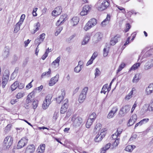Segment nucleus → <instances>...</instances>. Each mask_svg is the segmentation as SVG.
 Instances as JSON below:
<instances>
[{"label": "nucleus", "instance_id": "1", "mask_svg": "<svg viewBox=\"0 0 153 153\" xmlns=\"http://www.w3.org/2000/svg\"><path fill=\"white\" fill-rule=\"evenodd\" d=\"M72 125L74 128L79 127L82 123V118L79 117H76V115H74L71 118Z\"/></svg>", "mask_w": 153, "mask_h": 153}, {"label": "nucleus", "instance_id": "2", "mask_svg": "<svg viewBox=\"0 0 153 153\" xmlns=\"http://www.w3.org/2000/svg\"><path fill=\"white\" fill-rule=\"evenodd\" d=\"M109 5L108 0H100L97 3L98 9L100 11L105 9Z\"/></svg>", "mask_w": 153, "mask_h": 153}, {"label": "nucleus", "instance_id": "3", "mask_svg": "<svg viewBox=\"0 0 153 153\" xmlns=\"http://www.w3.org/2000/svg\"><path fill=\"white\" fill-rule=\"evenodd\" d=\"M88 89V87H85L82 90L78 98V101L79 103H82L84 101L86 97Z\"/></svg>", "mask_w": 153, "mask_h": 153}, {"label": "nucleus", "instance_id": "4", "mask_svg": "<svg viewBox=\"0 0 153 153\" xmlns=\"http://www.w3.org/2000/svg\"><path fill=\"white\" fill-rule=\"evenodd\" d=\"M97 23L96 19L94 18L92 19L86 24L84 27V29L85 30L87 31L95 25Z\"/></svg>", "mask_w": 153, "mask_h": 153}, {"label": "nucleus", "instance_id": "5", "mask_svg": "<svg viewBox=\"0 0 153 153\" xmlns=\"http://www.w3.org/2000/svg\"><path fill=\"white\" fill-rule=\"evenodd\" d=\"M13 140V138L11 136H7L5 138L3 144L5 149L9 148L12 144Z\"/></svg>", "mask_w": 153, "mask_h": 153}, {"label": "nucleus", "instance_id": "6", "mask_svg": "<svg viewBox=\"0 0 153 153\" xmlns=\"http://www.w3.org/2000/svg\"><path fill=\"white\" fill-rule=\"evenodd\" d=\"M28 139L26 137H22L18 142L17 146V148L19 149L26 146L28 142Z\"/></svg>", "mask_w": 153, "mask_h": 153}, {"label": "nucleus", "instance_id": "7", "mask_svg": "<svg viewBox=\"0 0 153 153\" xmlns=\"http://www.w3.org/2000/svg\"><path fill=\"white\" fill-rule=\"evenodd\" d=\"M130 108L131 106L129 105H126L123 106L120 111L119 114L122 116H124L129 111Z\"/></svg>", "mask_w": 153, "mask_h": 153}, {"label": "nucleus", "instance_id": "8", "mask_svg": "<svg viewBox=\"0 0 153 153\" xmlns=\"http://www.w3.org/2000/svg\"><path fill=\"white\" fill-rule=\"evenodd\" d=\"M68 100L67 99H65L63 102V105L61 108V113L64 114L66 111L68 107Z\"/></svg>", "mask_w": 153, "mask_h": 153}, {"label": "nucleus", "instance_id": "9", "mask_svg": "<svg viewBox=\"0 0 153 153\" xmlns=\"http://www.w3.org/2000/svg\"><path fill=\"white\" fill-rule=\"evenodd\" d=\"M45 34L44 33H43L41 34L39 37H38L35 41V43L36 45L38 44V46L42 42L45 38Z\"/></svg>", "mask_w": 153, "mask_h": 153}, {"label": "nucleus", "instance_id": "10", "mask_svg": "<svg viewBox=\"0 0 153 153\" xmlns=\"http://www.w3.org/2000/svg\"><path fill=\"white\" fill-rule=\"evenodd\" d=\"M121 35L120 34H117L114 37L111 38L110 41L111 45L114 46L118 42V40L121 38Z\"/></svg>", "mask_w": 153, "mask_h": 153}, {"label": "nucleus", "instance_id": "11", "mask_svg": "<svg viewBox=\"0 0 153 153\" xmlns=\"http://www.w3.org/2000/svg\"><path fill=\"white\" fill-rule=\"evenodd\" d=\"M102 36V34L100 32L97 33L94 35L93 38V42L94 43H97L100 40Z\"/></svg>", "mask_w": 153, "mask_h": 153}, {"label": "nucleus", "instance_id": "12", "mask_svg": "<svg viewBox=\"0 0 153 153\" xmlns=\"http://www.w3.org/2000/svg\"><path fill=\"white\" fill-rule=\"evenodd\" d=\"M137 118V116L136 114H133L129 120L127 124V126H130L132 125L135 123Z\"/></svg>", "mask_w": 153, "mask_h": 153}, {"label": "nucleus", "instance_id": "13", "mask_svg": "<svg viewBox=\"0 0 153 153\" xmlns=\"http://www.w3.org/2000/svg\"><path fill=\"white\" fill-rule=\"evenodd\" d=\"M106 134V133L103 131L101 132L100 134H97L94 139V140L96 142H99L101 141L102 138L104 137Z\"/></svg>", "mask_w": 153, "mask_h": 153}, {"label": "nucleus", "instance_id": "14", "mask_svg": "<svg viewBox=\"0 0 153 153\" xmlns=\"http://www.w3.org/2000/svg\"><path fill=\"white\" fill-rule=\"evenodd\" d=\"M91 6L88 5H86L83 8L82 11L80 12V15L83 16L86 15L89 10L91 9Z\"/></svg>", "mask_w": 153, "mask_h": 153}, {"label": "nucleus", "instance_id": "15", "mask_svg": "<svg viewBox=\"0 0 153 153\" xmlns=\"http://www.w3.org/2000/svg\"><path fill=\"white\" fill-rule=\"evenodd\" d=\"M10 54V49L8 47H5L4 48L2 56L4 59H6L9 57Z\"/></svg>", "mask_w": 153, "mask_h": 153}, {"label": "nucleus", "instance_id": "16", "mask_svg": "<svg viewBox=\"0 0 153 153\" xmlns=\"http://www.w3.org/2000/svg\"><path fill=\"white\" fill-rule=\"evenodd\" d=\"M62 11V8L59 6L56 7L52 11V15L53 16H56L60 14Z\"/></svg>", "mask_w": 153, "mask_h": 153}, {"label": "nucleus", "instance_id": "17", "mask_svg": "<svg viewBox=\"0 0 153 153\" xmlns=\"http://www.w3.org/2000/svg\"><path fill=\"white\" fill-rule=\"evenodd\" d=\"M59 75L56 74L55 76L52 77L49 82V85L50 86L54 85L58 81Z\"/></svg>", "mask_w": 153, "mask_h": 153}, {"label": "nucleus", "instance_id": "18", "mask_svg": "<svg viewBox=\"0 0 153 153\" xmlns=\"http://www.w3.org/2000/svg\"><path fill=\"white\" fill-rule=\"evenodd\" d=\"M66 16L64 15V16H61L59 20H58L56 23V25L58 26L61 25L66 20Z\"/></svg>", "mask_w": 153, "mask_h": 153}, {"label": "nucleus", "instance_id": "19", "mask_svg": "<svg viewBox=\"0 0 153 153\" xmlns=\"http://www.w3.org/2000/svg\"><path fill=\"white\" fill-rule=\"evenodd\" d=\"M118 110V108L117 107H114L112 108V110L108 114L107 117L108 118H111L113 117L114 114L117 112Z\"/></svg>", "mask_w": 153, "mask_h": 153}, {"label": "nucleus", "instance_id": "20", "mask_svg": "<svg viewBox=\"0 0 153 153\" xmlns=\"http://www.w3.org/2000/svg\"><path fill=\"white\" fill-rule=\"evenodd\" d=\"M34 145L32 144L28 146L25 152L27 153H33L35 151Z\"/></svg>", "mask_w": 153, "mask_h": 153}, {"label": "nucleus", "instance_id": "21", "mask_svg": "<svg viewBox=\"0 0 153 153\" xmlns=\"http://www.w3.org/2000/svg\"><path fill=\"white\" fill-rule=\"evenodd\" d=\"M34 98V93L32 92L30 93L27 96V98L26 100V102L27 104L30 102L32 100H33Z\"/></svg>", "mask_w": 153, "mask_h": 153}, {"label": "nucleus", "instance_id": "22", "mask_svg": "<svg viewBox=\"0 0 153 153\" xmlns=\"http://www.w3.org/2000/svg\"><path fill=\"white\" fill-rule=\"evenodd\" d=\"M91 35V34L88 33L85 36L83 41L82 42V45H85L88 42L90 39Z\"/></svg>", "mask_w": 153, "mask_h": 153}, {"label": "nucleus", "instance_id": "23", "mask_svg": "<svg viewBox=\"0 0 153 153\" xmlns=\"http://www.w3.org/2000/svg\"><path fill=\"white\" fill-rule=\"evenodd\" d=\"M147 95H150L153 92V84H150L149 86L146 88V90Z\"/></svg>", "mask_w": 153, "mask_h": 153}, {"label": "nucleus", "instance_id": "24", "mask_svg": "<svg viewBox=\"0 0 153 153\" xmlns=\"http://www.w3.org/2000/svg\"><path fill=\"white\" fill-rule=\"evenodd\" d=\"M111 145V144L109 143L106 144L104 147L101 149L100 153H105L106 151L110 148Z\"/></svg>", "mask_w": 153, "mask_h": 153}, {"label": "nucleus", "instance_id": "25", "mask_svg": "<svg viewBox=\"0 0 153 153\" xmlns=\"http://www.w3.org/2000/svg\"><path fill=\"white\" fill-rule=\"evenodd\" d=\"M110 19V16L109 15H107V16L101 23V25L102 26H104L108 24Z\"/></svg>", "mask_w": 153, "mask_h": 153}, {"label": "nucleus", "instance_id": "26", "mask_svg": "<svg viewBox=\"0 0 153 153\" xmlns=\"http://www.w3.org/2000/svg\"><path fill=\"white\" fill-rule=\"evenodd\" d=\"M61 95L59 96L56 98V101L58 103H60L63 99L64 96L65 95V93L64 91H62Z\"/></svg>", "mask_w": 153, "mask_h": 153}, {"label": "nucleus", "instance_id": "27", "mask_svg": "<svg viewBox=\"0 0 153 153\" xmlns=\"http://www.w3.org/2000/svg\"><path fill=\"white\" fill-rule=\"evenodd\" d=\"M140 63L139 62L136 63L133 65L129 70L128 72H130L132 70H135L139 67L140 65Z\"/></svg>", "mask_w": 153, "mask_h": 153}, {"label": "nucleus", "instance_id": "28", "mask_svg": "<svg viewBox=\"0 0 153 153\" xmlns=\"http://www.w3.org/2000/svg\"><path fill=\"white\" fill-rule=\"evenodd\" d=\"M79 21V18L76 16L73 17L71 19V22L72 24H73L74 26L77 25Z\"/></svg>", "mask_w": 153, "mask_h": 153}, {"label": "nucleus", "instance_id": "29", "mask_svg": "<svg viewBox=\"0 0 153 153\" xmlns=\"http://www.w3.org/2000/svg\"><path fill=\"white\" fill-rule=\"evenodd\" d=\"M109 87H108V84H105L103 86L102 90L101 91V93H103L104 94H105L107 91H108V92L109 91Z\"/></svg>", "mask_w": 153, "mask_h": 153}, {"label": "nucleus", "instance_id": "30", "mask_svg": "<svg viewBox=\"0 0 153 153\" xmlns=\"http://www.w3.org/2000/svg\"><path fill=\"white\" fill-rule=\"evenodd\" d=\"M18 84L19 82L16 81L14 82L11 85L10 88H11V90L12 91L15 90L18 87Z\"/></svg>", "mask_w": 153, "mask_h": 153}, {"label": "nucleus", "instance_id": "31", "mask_svg": "<svg viewBox=\"0 0 153 153\" xmlns=\"http://www.w3.org/2000/svg\"><path fill=\"white\" fill-rule=\"evenodd\" d=\"M135 89L134 88H132L131 91L126 97L125 99L127 100L130 99L132 97L133 91H135Z\"/></svg>", "mask_w": 153, "mask_h": 153}, {"label": "nucleus", "instance_id": "32", "mask_svg": "<svg viewBox=\"0 0 153 153\" xmlns=\"http://www.w3.org/2000/svg\"><path fill=\"white\" fill-rule=\"evenodd\" d=\"M135 148V146H134L128 145L126 147L125 150L126 151L131 152Z\"/></svg>", "mask_w": 153, "mask_h": 153}, {"label": "nucleus", "instance_id": "33", "mask_svg": "<svg viewBox=\"0 0 153 153\" xmlns=\"http://www.w3.org/2000/svg\"><path fill=\"white\" fill-rule=\"evenodd\" d=\"M60 56L58 57L56 59L54 60L52 63L51 65L56 66V64H57V66L59 65L60 60Z\"/></svg>", "mask_w": 153, "mask_h": 153}, {"label": "nucleus", "instance_id": "34", "mask_svg": "<svg viewBox=\"0 0 153 153\" xmlns=\"http://www.w3.org/2000/svg\"><path fill=\"white\" fill-rule=\"evenodd\" d=\"M51 74V70L50 68L48 69V71L47 72H44L42 73L41 77L43 78L44 76H46L48 77L50 76Z\"/></svg>", "mask_w": 153, "mask_h": 153}, {"label": "nucleus", "instance_id": "35", "mask_svg": "<svg viewBox=\"0 0 153 153\" xmlns=\"http://www.w3.org/2000/svg\"><path fill=\"white\" fill-rule=\"evenodd\" d=\"M140 74H136L132 80V82H138L139 80L140 79L139 78V76Z\"/></svg>", "mask_w": 153, "mask_h": 153}, {"label": "nucleus", "instance_id": "36", "mask_svg": "<svg viewBox=\"0 0 153 153\" xmlns=\"http://www.w3.org/2000/svg\"><path fill=\"white\" fill-rule=\"evenodd\" d=\"M22 25L17 23L15 26L14 28V33H16L20 29V26Z\"/></svg>", "mask_w": 153, "mask_h": 153}, {"label": "nucleus", "instance_id": "37", "mask_svg": "<svg viewBox=\"0 0 153 153\" xmlns=\"http://www.w3.org/2000/svg\"><path fill=\"white\" fill-rule=\"evenodd\" d=\"M34 31L33 33H35L39 29V27H40V24L39 22H38L37 23L35 24L34 25Z\"/></svg>", "mask_w": 153, "mask_h": 153}, {"label": "nucleus", "instance_id": "38", "mask_svg": "<svg viewBox=\"0 0 153 153\" xmlns=\"http://www.w3.org/2000/svg\"><path fill=\"white\" fill-rule=\"evenodd\" d=\"M9 78V74H4L2 78V82L7 83Z\"/></svg>", "mask_w": 153, "mask_h": 153}, {"label": "nucleus", "instance_id": "39", "mask_svg": "<svg viewBox=\"0 0 153 153\" xmlns=\"http://www.w3.org/2000/svg\"><path fill=\"white\" fill-rule=\"evenodd\" d=\"M93 122L91 120L88 119L85 125L86 128H89Z\"/></svg>", "mask_w": 153, "mask_h": 153}, {"label": "nucleus", "instance_id": "40", "mask_svg": "<svg viewBox=\"0 0 153 153\" xmlns=\"http://www.w3.org/2000/svg\"><path fill=\"white\" fill-rule=\"evenodd\" d=\"M52 97V95L51 94L48 95L45 98V100L46 102L50 104L51 103V100Z\"/></svg>", "mask_w": 153, "mask_h": 153}, {"label": "nucleus", "instance_id": "41", "mask_svg": "<svg viewBox=\"0 0 153 153\" xmlns=\"http://www.w3.org/2000/svg\"><path fill=\"white\" fill-rule=\"evenodd\" d=\"M96 117V115L95 113H93L90 114L88 118L89 119L91 120L94 121Z\"/></svg>", "mask_w": 153, "mask_h": 153}, {"label": "nucleus", "instance_id": "42", "mask_svg": "<svg viewBox=\"0 0 153 153\" xmlns=\"http://www.w3.org/2000/svg\"><path fill=\"white\" fill-rule=\"evenodd\" d=\"M148 110L150 111H153V99L151 101L148 108Z\"/></svg>", "mask_w": 153, "mask_h": 153}, {"label": "nucleus", "instance_id": "43", "mask_svg": "<svg viewBox=\"0 0 153 153\" xmlns=\"http://www.w3.org/2000/svg\"><path fill=\"white\" fill-rule=\"evenodd\" d=\"M109 49V47L104 48L103 49V56L104 57H106L108 55Z\"/></svg>", "mask_w": 153, "mask_h": 153}, {"label": "nucleus", "instance_id": "44", "mask_svg": "<svg viewBox=\"0 0 153 153\" xmlns=\"http://www.w3.org/2000/svg\"><path fill=\"white\" fill-rule=\"evenodd\" d=\"M102 125L100 123L97 124L95 128L94 129V131H96L97 130H99L101 128Z\"/></svg>", "mask_w": 153, "mask_h": 153}, {"label": "nucleus", "instance_id": "45", "mask_svg": "<svg viewBox=\"0 0 153 153\" xmlns=\"http://www.w3.org/2000/svg\"><path fill=\"white\" fill-rule=\"evenodd\" d=\"M50 104L46 102V101H44L43 103L42 104V108L44 109H45L49 106Z\"/></svg>", "mask_w": 153, "mask_h": 153}, {"label": "nucleus", "instance_id": "46", "mask_svg": "<svg viewBox=\"0 0 153 153\" xmlns=\"http://www.w3.org/2000/svg\"><path fill=\"white\" fill-rule=\"evenodd\" d=\"M50 104L46 102V101H44L43 103L42 104V108L44 109H45L49 106Z\"/></svg>", "mask_w": 153, "mask_h": 153}, {"label": "nucleus", "instance_id": "47", "mask_svg": "<svg viewBox=\"0 0 153 153\" xmlns=\"http://www.w3.org/2000/svg\"><path fill=\"white\" fill-rule=\"evenodd\" d=\"M151 68H152V67L150 65H149V63H146L144 66V68L145 70H148Z\"/></svg>", "mask_w": 153, "mask_h": 153}, {"label": "nucleus", "instance_id": "48", "mask_svg": "<svg viewBox=\"0 0 153 153\" xmlns=\"http://www.w3.org/2000/svg\"><path fill=\"white\" fill-rule=\"evenodd\" d=\"M25 15L24 14H22L21 16L20 19L18 23L22 25L23 22V21L25 19Z\"/></svg>", "mask_w": 153, "mask_h": 153}, {"label": "nucleus", "instance_id": "49", "mask_svg": "<svg viewBox=\"0 0 153 153\" xmlns=\"http://www.w3.org/2000/svg\"><path fill=\"white\" fill-rule=\"evenodd\" d=\"M38 101L37 100H33V108L34 109H36L38 106Z\"/></svg>", "mask_w": 153, "mask_h": 153}, {"label": "nucleus", "instance_id": "50", "mask_svg": "<svg viewBox=\"0 0 153 153\" xmlns=\"http://www.w3.org/2000/svg\"><path fill=\"white\" fill-rule=\"evenodd\" d=\"M119 140L120 139H117L115 140L114 143L112 144L113 148L116 147L118 146L119 143Z\"/></svg>", "mask_w": 153, "mask_h": 153}, {"label": "nucleus", "instance_id": "51", "mask_svg": "<svg viewBox=\"0 0 153 153\" xmlns=\"http://www.w3.org/2000/svg\"><path fill=\"white\" fill-rule=\"evenodd\" d=\"M125 64L124 63H122L121 65H120L119 68L117 70V72H120L125 66Z\"/></svg>", "mask_w": 153, "mask_h": 153}, {"label": "nucleus", "instance_id": "52", "mask_svg": "<svg viewBox=\"0 0 153 153\" xmlns=\"http://www.w3.org/2000/svg\"><path fill=\"white\" fill-rule=\"evenodd\" d=\"M82 68H81L80 66L77 65L76 66L74 69V71L76 73H79L81 70Z\"/></svg>", "mask_w": 153, "mask_h": 153}, {"label": "nucleus", "instance_id": "53", "mask_svg": "<svg viewBox=\"0 0 153 153\" xmlns=\"http://www.w3.org/2000/svg\"><path fill=\"white\" fill-rule=\"evenodd\" d=\"M24 96V94L20 92L18 93L17 95H16V97L17 99H20L22 97H23Z\"/></svg>", "mask_w": 153, "mask_h": 153}, {"label": "nucleus", "instance_id": "54", "mask_svg": "<svg viewBox=\"0 0 153 153\" xmlns=\"http://www.w3.org/2000/svg\"><path fill=\"white\" fill-rule=\"evenodd\" d=\"M116 7L120 11H121L123 13L125 14L126 13V10L124 8L119 7L118 6H117Z\"/></svg>", "mask_w": 153, "mask_h": 153}, {"label": "nucleus", "instance_id": "55", "mask_svg": "<svg viewBox=\"0 0 153 153\" xmlns=\"http://www.w3.org/2000/svg\"><path fill=\"white\" fill-rule=\"evenodd\" d=\"M137 135L136 134H133L129 139V141H132L134 140L137 138Z\"/></svg>", "mask_w": 153, "mask_h": 153}, {"label": "nucleus", "instance_id": "56", "mask_svg": "<svg viewBox=\"0 0 153 153\" xmlns=\"http://www.w3.org/2000/svg\"><path fill=\"white\" fill-rule=\"evenodd\" d=\"M149 120L148 118H145L143 119L142 120L140 121V122L142 124H145L148 122Z\"/></svg>", "mask_w": 153, "mask_h": 153}, {"label": "nucleus", "instance_id": "57", "mask_svg": "<svg viewBox=\"0 0 153 153\" xmlns=\"http://www.w3.org/2000/svg\"><path fill=\"white\" fill-rule=\"evenodd\" d=\"M95 71L96 72L95 73V77L99 76L100 74V71L97 68H96V69H95Z\"/></svg>", "mask_w": 153, "mask_h": 153}, {"label": "nucleus", "instance_id": "58", "mask_svg": "<svg viewBox=\"0 0 153 153\" xmlns=\"http://www.w3.org/2000/svg\"><path fill=\"white\" fill-rule=\"evenodd\" d=\"M75 34H74L73 35L71 36L67 39V41L68 42L70 41L71 40L73 39L75 36Z\"/></svg>", "mask_w": 153, "mask_h": 153}, {"label": "nucleus", "instance_id": "59", "mask_svg": "<svg viewBox=\"0 0 153 153\" xmlns=\"http://www.w3.org/2000/svg\"><path fill=\"white\" fill-rule=\"evenodd\" d=\"M131 27V26L129 23H127L126 25V28L125 30V32H127L129 30Z\"/></svg>", "mask_w": 153, "mask_h": 153}, {"label": "nucleus", "instance_id": "60", "mask_svg": "<svg viewBox=\"0 0 153 153\" xmlns=\"http://www.w3.org/2000/svg\"><path fill=\"white\" fill-rule=\"evenodd\" d=\"M137 104V103L136 101L134 105L133 106V107L131 108V113H132L133 111L134 110V109H135V108L136 107Z\"/></svg>", "mask_w": 153, "mask_h": 153}, {"label": "nucleus", "instance_id": "61", "mask_svg": "<svg viewBox=\"0 0 153 153\" xmlns=\"http://www.w3.org/2000/svg\"><path fill=\"white\" fill-rule=\"evenodd\" d=\"M24 87V85L23 84L20 83L19 84V82L18 84V87L19 89H22Z\"/></svg>", "mask_w": 153, "mask_h": 153}, {"label": "nucleus", "instance_id": "62", "mask_svg": "<svg viewBox=\"0 0 153 153\" xmlns=\"http://www.w3.org/2000/svg\"><path fill=\"white\" fill-rule=\"evenodd\" d=\"M33 80L30 82V83H29L26 86V88L28 89L30 88L31 87H32V82H33Z\"/></svg>", "mask_w": 153, "mask_h": 153}, {"label": "nucleus", "instance_id": "63", "mask_svg": "<svg viewBox=\"0 0 153 153\" xmlns=\"http://www.w3.org/2000/svg\"><path fill=\"white\" fill-rule=\"evenodd\" d=\"M94 60L91 58L89 59V60L87 62V64H86V65L88 66L89 65H91V64L93 63V61Z\"/></svg>", "mask_w": 153, "mask_h": 153}, {"label": "nucleus", "instance_id": "64", "mask_svg": "<svg viewBox=\"0 0 153 153\" xmlns=\"http://www.w3.org/2000/svg\"><path fill=\"white\" fill-rule=\"evenodd\" d=\"M97 56V53L94 52L92 56L91 57V58L93 60H94L95 58Z\"/></svg>", "mask_w": 153, "mask_h": 153}]
</instances>
